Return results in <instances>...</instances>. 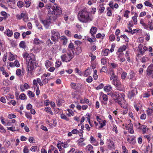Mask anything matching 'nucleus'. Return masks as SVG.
I'll return each mask as SVG.
<instances>
[{
    "instance_id": "52",
    "label": "nucleus",
    "mask_w": 153,
    "mask_h": 153,
    "mask_svg": "<svg viewBox=\"0 0 153 153\" xmlns=\"http://www.w3.org/2000/svg\"><path fill=\"white\" fill-rule=\"evenodd\" d=\"M1 14L4 16L5 19H7V13L4 11H1Z\"/></svg>"
},
{
    "instance_id": "8",
    "label": "nucleus",
    "mask_w": 153,
    "mask_h": 153,
    "mask_svg": "<svg viewBox=\"0 0 153 153\" xmlns=\"http://www.w3.org/2000/svg\"><path fill=\"white\" fill-rule=\"evenodd\" d=\"M51 38H59V33L56 29L51 30Z\"/></svg>"
},
{
    "instance_id": "64",
    "label": "nucleus",
    "mask_w": 153,
    "mask_h": 153,
    "mask_svg": "<svg viewBox=\"0 0 153 153\" xmlns=\"http://www.w3.org/2000/svg\"><path fill=\"white\" fill-rule=\"evenodd\" d=\"M86 80L88 82L91 83L92 81V78L91 76H89L86 79Z\"/></svg>"
},
{
    "instance_id": "24",
    "label": "nucleus",
    "mask_w": 153,
    "mask_h": 153,
    "mask_svg": "<svg viewBox=\"0 0 153 153\" xmlns=\"http://www.w3.org/2000/svg\"><path fill=\"white\" fill-rule=\"evenodd\" d=\"M56 39H48L47 41V44L48 46H51L53 42L55 41Z\"/></svg>"
},
{
    "instance_id": "49",
    "label": "nucleus",
    "mask_w": 153,
    "mask_h": 153,
    "mask_svg": "<svg viewBox=\"0 0 153 153\" xmlns=\"http://www.w3.org/2000/svg\"><path fill=\"white\" fill-rule=\"evenodd\" d=\"M29 151L28 149V147L27 146H25L23 150V153H28Z\"/></svg>"
},
{
    "instance_id": "25",
    "label": "nucleus",
    "mask_w": 153,
    "mask_h": 153,
    "mask_svg": "<svg viewBox=\"0 0 153 153\" xmlns=\"http://www.w3.org/2000/svg\"><path fill=\"white\" fill-rule=\"evenodd\" d=\"M149 60V58L146 56L143 57L140 59L141 62L143 63L148 62Z\"/></svg>"
},
{
    "instance_id": "18",
    "label": "nucleus",
    "mask_w": 153,
    "mask_h": 153,
    "mask_svg": "<svg viewBox=\"0 0 153 153\" xmlns=\"http://www.w3.org/2000/svg\"><path fill=\"white\" fill-rule=\"evenodd\" d=\"M108 148L111 150L113 149H115V146L113 141L110 140L109 141Z\"/></svg>"
},
{
    "instance_id": "28",
    "label": "nucleus",
    "mask_w": 153,
    "mask_h": 153,
    "mask_svg": "<svg viewBox=\"0 0 153 153\" xmlns=\"http://www.w3.org/2000/svg\"><path fill=\"white\" fill-rule=\"evenodd\" d=\"M97 30V28L95 27H92L90 30V33L92 35H93L95 34Z\"/></svg>"
},
{
    "instance_id": "39",
    "label": "nucleus",
    "mask_w": 153,
    "mask_h": 153,
    "mask_svg": "<svg viewBox=\"0 0 153 153\" xmlns=\"http://www.w3.org/2000/svg\"><path fill=\"white\" fill-rule=\"evenodd\" d=\"M45 111L47 112L50 113L51 115L53 114V113L52 111L51 108L49 107L45 108Z\"/></svg>"
},
{
    "instance_id": "40",
    "label": "nucleus",
    "mask_w": 153,
    "mask_h": 153,
    "mask_svg": "<svg viewBox=\"0 0 153 153\" xmlns=\"http://www.w3.org/2000/svg\"><path fill=\"white\" fill-rule=\"evenodd\" d=\"M144 4L146 6L152 8H153V5L150 2L146 1L144 2Z\"/></svg>"
},
{
    "instance_id": "20",
    "label": "nucleus",
    "mask_w": 153,
    "mask_h": 153,
    "mask_svg": "<svg viewBox=\"0 0 153 153\" xmlns=\"http://www.w3.org/2000/svg\"><path fill=\"white\" fill-rule=\"evenodd\" d=\"M112 89V87L111 85H109L105 86L104 88V91L107 92L110 91Z\"/></svg>"
},
{
    "instance_id": "29",
    "label": "nucleus",
    "mask_w": 153,
    "mask_h": 153,
    "mask_svg": "<svg viewBox=\"0 0 153 153\" xmlns=\"http://www.w3.org/2000/svg\"><path fill=\"white\" fill-rule=\"evenodd\" d=\"M99 123L100 125V126L99 128V129L102 128L106 125V121L105 120L103 121L100 120V121H99Z\"/></svg>"
},
{
    "instance_id": "34",
    "label": "nucleus",
    "mask_w": 153,
    "mask_h": 153,
    "mask_svg": "<svg viewBox=\"0 0 153 153\" xmlns=\"http://www.w3.org/2000/svg\"><path fill=\"white\" fill-rule=\"evenodd\" d=\"M67 111L68 112V113H67L66 114L69 117H71V116H74V113L71 110L68 109H67Z\"/></svg>"
},
{
    "instance_id": "61",
    "label": "nucleus",
    "mask_w": 153,
    "mask_h": 153,
    "mask_svg": "<svg viewBox=\"0 0 153 153\" xmlns=\"http://www.w3.org/2000/svg\"><path fill=\"white\" fill-rule=\"evenodd\" d=\"M130 13V11L128 10H126L124 14V16L128 18V14Z\"/></svg>"
},
{
    "instance_id": "63",
    "label": "nucleus",
    "mask_w": 153,
    "mask_h": 153,
    "mask_svg": "<svg viewBox=\"0 0 153 153\" xmlns=\"http://www.w3.org/2000/svg\"><path fill=\"white\" fill-rule=\"evenodd\" d=\"M76 46H74V44L71 42L70 43L69 45H68V48H70V49H72V48H76Z\"/></svg>"
},
{
    "instance_id": "4",
    "label": "nucleus",
    "mask_w": 153,
    "mask_h": 153,
    "mask_svg": "<svg viewBox=\"0 0 153 153\" xmlns=\"http://www.w3.org/2000/svg\"><path fill=\"white\" fill-rule=\"evenodd\" d=\"M73 52L72 50L68 49L65 53L61 56L62 61L66 62H70L74 57Z\"/></svg>"
},
{
    "instance_id": "42",
    "label": "nucleus",
    "mask_w": 153,
    "mask_h": 153,
    "mask_svg": "<svg viewBox=\"0 0 153 153\" xmlns=\"http://www.w3.org/2000/svg\"><path fill=\"white\" fill-rule=\"evenodd\" d=\"M60 117L62 119L65 120L67 121H69V118H68L63 113L61 114Z\"/></svg>"
},
{
    "instance_id": "31",
    "label": "nucleus",
    "mask_w": 153,
    "mask_h": 153,
    "mask_svg": "<svg viewBox=\"0 0 153 153\" xmlns=\"http://www.w3.org/2000/svg\"><path fill=\"white\" fill-rule=\"evenodd\" d=\"M91 70L89 68H88L85 71L84 73V76H87L88 75H90L91 73Z\"/></svg>"
},
{
    "instance_id": "57",
    "label": "nucleus",
    "mask_w": 153,
    "mask_h": 153,
    "mask_svg": "<svg viewBox=\"0 0 153 153\" xmlns=\"http://www.w3.org/2000/svg\"><path fill=\"white\" fill-rule=\"evenodd\" d=\"M28 95L30 98L33 97L35 96L34 94L30 91H29L28 92Z\"/></svg>"
},
{
    "instance_id": "58",
    "label": "nucleus",
    "mask_w": 153,
    "mask_h": 153,
    "mask_svg": "<svg viewBox=\"0 0 153 153\" xmlns=\"http://www.w3.org/2000/svg\"><path fill=\"white\" fill-rule=\"evenodd\" d=\"M37 147L36 146H32L30 149V150L32 152H35L36 151Z\"/></svg>"
},
{
    "instance_id": "22",
    "label": "nucleus",
    "mask_w": 153,
    "mask_h": 153,
    "mask_svg": "<svg viewBox=\"0 0 153 153\" xmlns=\"http://www.w3.org/2000/svg\"><path fill=\"white\" fill-rule=\"evenodd\" d=\"M147 26L148 27V30H153V20H152L148 22Z\"/></svg>"
},
{
    "instance_id": "16",
    "label": "nucleus",
    "mask_w": 153,
    "mask_h": 153,
    "mask_svg": "<svg viewBox=\"0 0 153 153\" xmlns=\"http://www.w3.org/2000/svg\"><path fill=\"white\" fill-rule=\"evenodd\" d=\"M115 102L118 103L123 108L127 107V103L126 102H125L124 105H123L122 101L118 100V99L116 100Z\"/></svg>"
},
{
    "instance_id": "47",
    "label": "nucleus",
    "mask_w": 153,
    "mask_h": 153,
    "mask_svg": "<svg viewBox=\"0 0 153 153\" xmlns=\"http://www.w3.org/2000/svg\"><path fill=\"white\" fill-rule=\"evenodd\" d=\"M112 130L113 131L115 132V133L116 134L118 133V130L117 126L115 125H114L113 126Z\"/></svg>"
},
{
    "instance_id": "56",
    "label": "nucleus",
    "mask_w": 153,
    "mask_h": 153,
    "mask_svg": "<svg viewBox=\"0 0 153 153\" xmlns=\"http://www.w3.org/2000/svg\"><path fill=\"white\" fill-rule=\"evenodd\" d=\"M147 129V126L145 125L142 126V131L143 133L144 134L146 133Z\"/></svg>"
},
{
    "instance_id": "12",
    "label": "nucleus",
    "mask_w": 153,
    "mask_h": 153,
    "mask_svg": "<svg viewBox=\"0 0 153 153\" xmlns=\"http://www.w3.org/2000/svg\"><path fill=\"white\" fill-rule=\"evenodd\" d=\"M89 141L91 144L95 146H97L99 144L98 142L92 136L90 137Z\"/></svg>"
},
{
    "instance_id": "3",
    "label": "nucleus",
    "mask_w": 153,
    "mask_h": 153,
    "mask_svg": "<svg viewBox=\"0 0 153 153\" xmlns=\"http://www.w3.org/2000/svg\"><path fill=\"white\" fill-rule=\"evenodd\" d=\"M55 6H48L47 9L48 10L49 13L51 14L58 16L62 13V10L60 7L57 4H55Z\"/></svg>"
},
{
    "instance_id": "26",
    "label": "nucleus",
    "mask_w": 153,
    "mask_h": 153,
    "mask_svg": "<svg viewBox=\"0 0 153 153\" xmlns=\"http://www.w3.org/2000/svg\"><path fill=\"white\" fill-rule=\"evenodd\" d=\"M70 85L72 88L74 89H77L79 88V84L78 83L71 82Z\"/></svg>"
},
{
    "instance_id": "46",
    "label": "nucleus",
    "mask_w": 153,
    "mask_h": 153,
    "mask_svg": "<svg viewBox=\"0 0 153 153\" xmlns=\"http://www.w3.org/2000/svg\"><path fill=\"white\" fill-rule=\"evenodd\" d=\"M105 36V35L104 33L101 34V33H99L96 35V37L97 38H103Z\"/></svg>"
},
{
    "instance_id": "14",
    "label": "nucleus",
    "mask_w": 153,
    "mask_h": 153,
    "mask_svg": "<svg viewBox=\"0 0 153 153\" xmlns=\"http://www.w3.org/2000/svg\"><path fill=\"white\" fill-rule=\"evenodd\" d=\"M111 97L114 99H115L116 100L118 99V97H120L119 92H111L110 94Z\"/></svg>"
},
{
    "instance_id": "10",
    "label": "nucleus",
    "mask_w": 153,
    "mask_h": 153,
    "mask_svg": "<svg viewBox=\"0 0 153 153\" xmlns=\"http://www.w3.org/2000/svg\"><path fill=\"white\" fill-rule=\"evenodd\" d=\"M147 74L148 76H151L153 78V64L150 65L147 70Z\"/></svg>"
},
{
    "instance_id": "27",
    "label": "nucleus",
    "mask_w": 153,
    "mask_h": 153,
    "mask_svg": "<svg viewBox=\"0 0 153 153\" xmlns=\"http://www.w3.org/2000/svg\"><path fill=\"white\" fill-rule=\"evenodd\" d=\"M5 33L9 37H11L13 35V32L12 30L9 29H7L5 32Z\"/></svg>"
},
{
    "instance_id": "62",
    "label": "nucleus",
    "mask_w": 153,
    "mask_h": 153,
    "mask_svg": "<svg viewBox=\"0 0 153 153\" xmlns=\"http://www.w3.org/2000/svg\"><path fill=\"white\" fill-rule=\"evenodd\" d=\"M100 12V13H102L105 10V7L103 6H100V8H99Z\"/></svg>"
},
{
    "instance_id": "45",
    "label": "nucleus",
    "mask_w": 153,
    "mask_h": 153,
    "mask_svg": "<svg viewBox=\"0 0 153 153\" xmlns=\"http://www.w3.org/2000/svg\"><path fill=\"white\" fill-rule=\"evenodd\" d=\"M28 141L30 143H35V140L33 137H29Z\"/></svg>"
},
{
    "instance_id": "30",
    "label": "nucleus",
    "mask_w": 153,
    "mask_h": 153,
    "mask_svg": "<svg viewBox=\"0 0 153 153\" xmlns=\"http://www.w3.org/2000/svg\"><path fill=\"white\" fill-rule=\"evenodd\" d=\"M143 47V45L141 44H139L138 45V51L142 55H143L144 53V51L142 50Z\"/></svg>"
},
{
    "instance_id": "59",
    "label": "nucleus",
    "mask_w": 153,
    "mask_h": 153,
    "mask_svg": "<svg viewBox=\"0 0 153 153\" xmlns=\"http://www.w3.org/2000/svg\"><path fill=\"white\" fill-rule=\"evenodd\" d=\"M10 44L11 45L12 47H15L16 45V42L13 39L10 40Z\"/></svg>"
},
{
    "instance_id": "32",
    "label": "nucleus",
    "mask_w": 153,
    "mask_h": 153,
    "mask_svg": "<svg viewBox=\"0 0 153 153\" xmlns=\"http://www.w3.org/2000/svg\"><path fill=\"white\" fill-rule=\"evenodd\" d=\"M109 51V50L108 49L106 48L102 51V54L104 56H106L108 55Z\"/></svg>"
},
{
    "instance_id": "35",
    "label": "nucleus",
    "mask_w": 153,
    "mask_h": 153,
    "mask_svg": "<svg viewBox=\"0 0 153 153\" xmlns=\"http://www.w3.org/2000/svg\"><path fill=\"white\" fill-rule=\"evenodd\" d=\"M140 24H141L144 27V28L145 29L148 30V27L147 25L144 22L143 20L141 19L140 20Z\"/></svg>"
},
{
    "instance_id": "53",
    "label": "nucleus",
    "mask_w": 153,
    "mask_h": 153,
    "mask_svg": "<svg viewBox=\"0 0 153 153\" xmlns=\"http://www.w3.org/2000/svg\"><path fill=\"white\" fill-rule=\"evenodd\" d=\"M21 70L20 69H18L16 71V74L17 76H20L21 75Z\"/></svg>"
},
{
    "instance_id": "51",
    "label": "nucleus",
    "mask_w": 153,
    "mask_h": 153,
    "mask_svg": "<svg viewBox=\"0 0 153 153\" xmlns=\"http://www.w3.org/2000/svg\"><path fill=\"white\" fill-rule=\"evenodd\" d=\"M26 96L24 94H22L19 95V98L22 100H24L26 99Z\"/></svg>"
},
{
    "instance_id": "9",
    "label": "nucleus",
    "mask_w": 153,
    "mask_h": 153,
    "mask_svg": "<svg viewBox=\"0 0 153 153\" xmlns=\"http://www.w3.org/2000/svg\"><path fill=\"white\" fill-rule=\"evenodd\" d=\"M38 83L39 84V85L41 86L43 85V83H42L41 79L39 78H37L36 79H34L33 80V85L35 86L36 87H39L38 85Z\"/></svg>"
},
{
    "instance_id": "38",
    "label": "nucleus",
    "mask_w": 153,
    "mask_h": 153,
    "mask_svg": "<svg viewBox=\"0 0 153 153\" xmlns=\"http://www.w3.org/2000/svg\"><path fill=\"white\" fill-rule=\"evenodd\" d=\"M127 74L126 72L123 71L121 75V78L122 80H124L127 76Z\"/></svg>"
},
{
    "instance_id": "11",
    "label": "nucleus",
    "mask_w": 153,
    "mask_h": 153,
    "mask_svg": "<svg viewBox=\"0 0 153 153\" xmlns=\"http://www.w3.org/2000/svg\"><path fill=\"white\" fill-rule=\"evenodd\" d=\"M126 130H128L129 133L131 134L134 133V131L133 129V125L131 123H129L126 126Z\"/></svg>"
},
{
    "instance_id": "50",
    "label": "nucleus",
    "mask_w": 153,
    "mask_h": 153,
    "mask_svg": "<svg viewBox=\"0 0 153 153\" xmlns=\"http://www.w3.org/2000/svg\"><path fill=\"white\" fill-rule=\"evenodd\" d=\"M17 5L19 7H22L23 6V2L21 1H19L17 3Z\"/></svg>"
},
{
    "instance_id": "60",
    "label": "nucleus",
    "mask_w": 153,
    "mask_h": 153,
    "mask_svg": "<svg viewBox=\"0 0 153 153\" xmlns=\"http://www.w3.org/2000/svg\"><path fill=\"white\" fill-rule=\"evenodd\" d=\"M72 97L74 98H76L77 99H78L79 98V97L77 95L76 92H73L72 94Z\"/></svg>"
},
{
    "instance_id": "55",
    "label": "nucleus",
    "mask_w": 153,
    "mask_h": 153,
    "mask_svg": "<svg viewBox=\"0 0 153 153\" xmlns=\"http://www.w3.org/2000/svg\"><path fill=\"white\" fill-rule=\"evenodd\" d=\"M49 80L48 78H45L44 79H43L42 80V82L43 83V85L44 84H46L48 82V81Z\"/></svg>"
},
{
    "instance_id": "7",
    "label": "nucleus",
    "mask_w": 153,
    "mask_h": 153,
    "mask_svg": "<svg viewBox=\"0 0 153 153\" xmlns=\"http://www.w3.org/2000/svg\"><path fill=\"white\" fill-rule=\"evenodd\" d=\"M137 93V90L136 88H131V90L129 91L128 96L129 99H131L134 97Z\"/></svg>"
},
{
    "instance_id": "1",
    "label": "nucleus",
    "mask_w": 153,
    "mask_h": 153,
    "mask_svg": "<svg viewBox=\"0 0 153 153\" xmlns=\"http://www.w3.org/2000/svg\"><path fill=\"white\" fill-rule=\"evenodd\" d=\"M22 56L25 59L27 63L28 74L32 75L33 74V71L36 67L35 56L32 53L28 54L24 52L22 53Z\"/></svg>"
},
{
    "instance_id": "33",
    "label": "nucleus",
    "mask_w": 153,
    "mask_h": 153,
    "mask_svg": "<svg viewBox=\"0 0 153 153\" xmlns=\"http://www.w3.org/2000/svg\"><path fill=\"white\" fill-rule=\"evenodd\" d=\"M16 56L13 55L10 52H9V61H13L14 60Z\"/></svg>"
},
{
    "instance_id": "54",
    "label": "nucleus",
    "mask_w": 153,
    "mask_h": 153,
    "mask_svg": "<svg viewBox=\"0 0 153 153\" xmlns=\"http://www.w3.org/2000/svg\"><path fill=\"white\" fill-rule=\"evenodd\" d=\"M85 140V139L83 138H80L78 141L77 143L79 145H81V143H82Z\"/></svg>"
},
{
    "instance_id": "41",
    "label": "nucleus",
    "mask_w": 153,
    "mask_h": 153,
    "mask_svg": "<svg viewBox=\"0 0 153 153\" xmlns=\"http://www.w3.org/2000/svg\"><path fill=\"white\" fill-rule=\"evenodd\" d=\"M116 54L118 55L117 58V59L123 57L124 53L123 52H118V51L116 53Z\"/></svg>"
},
{
    "instance_id": "36",
    "label": "nucleus",
    "mask_w": 153,
    "mask_h": 153,
    "mask_svg": "<svg viewBox=\"0 0 153 153\" xmlns=\"http://www.w3.org/2000/svg\"><path fill=\"white\" fill-rule=\"evenodd\" d=\"M1 90L3 94H6L9 91V89L7 87H4L2 88Z\"/></svg>"
},
{
    "instance_id": "44",
    "label": "nucleus",
    "mask_w": 153,
    "mask_h": 153,
    "mask_svg": "<svg viewBox=\"0 0 153 153\" xmlns=\"http://www.w3.org/2000/svg\"><path fill=\"white\" fill-rule=\"evenodd\" d=\"M51 65L52 62L49 60L46 61L45 63V65L47 68L50 67Z\"/></svg>"
},
{
    "instance_id": "19",
    "label": "nucleus",
    "mask_w": 153,
    "mask_h": 153,
    "mask_svg": "<svg viewBox=\"0 0 153 153\" xmlns=\"http://www.w3.org/2000/svg\"><path fill=\"white\" fill-rule=\"evenodd\" d=\"M135 138L134 136L131 137L130 138H127V141L130 143L134 144L136 143Z\"/></svg>"
},
{
    "instance_id": "37",
    "label": "nucleus",
    "mask_w": 153,
    "mask_h": 153,
    "mask_svg": "<svg viewBox=\"0 0 153 153\" xmlns=\"http://www.w3.org/2000/svg\"><path fill=\"white\" fill-rule=\"evenodd\" d=\"M126 46L125 45H123L119 48L117 51L118 52H123V51H125L126 50Z\"/></svg>"
},
{
    "instance_id": "2",
    "label": "nucleus",
    "mask_w": 153,
    "mask_h": 153,
    "mask_svg": "<svg viewBox=\"0 0 153 153\" xmlns=\"http://www.w3.org/2000/svg\"><path fill=\"white\" fill-rule=\"evenodd\" d=\"M90 13L87 11L86 8L81 10L78 14V19L79 20L83 23L90 22L93 20V18L90 15Z\"/></svg>"
},
{
    "instance_id": "43",
    "label": "nucleus",
    "mask_w": 153,
    "mask_h": 153,
    "mask_svg": "<svg viewBox=\"0 0 153 153\" xmlns=\"http://www.w3.org/2000/svg\"><path fill=\"white\" fill-rule=\"evenodd\" d=\"M93 146L91 144H89L87 145L86 147V149L87 151H92V150L93 149Z\"/></svg>"
},
{
    "instance_id": "23",
    "label": "nucleus",
    "mask_w": 153,
    "mask_h": 153,
    "mask_svg": "<svg viewBox=\"0 0 153 153\" xmlns=\"http://www.w3.org/2000/svg\"><path fill=\"white\" fill-rule=\"evenodd\" d=\"M74 50L75 51V53L77 55H79L82 52V50L80 47L78 46H76V48H74Z\"/></svg>"
},
{
    "instance_id": "5",
    "label": "nucleus",
    "mask_w": 153,
    "mask_h": 153,
    "mask_svg": "<svg viewBox=\"0 0 153 153\" xmlns=\"http://www.w3.org/2000/svg\"><path fill=\"white\" fill-rule=\"evenodd\" d=\"M111 83L114 85L117 89L119 91H122V83L118 76L112 79Z\"/></svg>"
},
{
    "instance_id": "21",
    "label": "nucleus",
    "mask_w": 153,
    "mask_h": 153,
    "mask_svg": "<svg viewBox=\"0 0 153 153\" xmlns=\"http://www.w3.org/2000/svg\"><path fill=\"white\" fill-rule=\"evenodd\" d=\"M109 74L110 75L109 77L111 80L117 76L115 74L113 70H111L110 71Z\"/></svg>"
},
{
    "instance_id": "48",
    "label": "nucleus",
    "mask_w": 153,
    "mask_h": 153,
    "mask_svg": "<svg viewBox=\"0 0 153 153\" xmlns=\"http://www.w3.org/2000/svg\"><path fill=\"white\" fill-rule=\"evenodd\" d=\"M101 62L102 65H105L107 63V59L106 58H102L101 59Z\"/></svg>"
},
{
    "instance_id": "15",
    "label": "nucleus",
    "mask_w": 153,
    "mask_h": 153,
    "mask_svg": "<svg viewBox=\"0 0 153 153\" xmlns=\"http://www.w3.org/2000/svg\"><path fill=\"white\" fill-rule=\"evenodd\" d=\"M42 23L44 24V26L47 28L49 26L51 23V19L50 18L42 21Z\"/></svg>"
},
{
    "instance_id": "13",
    "label": "nucleus",
    "mask_w": 153,
    "mask_h": 153,
    "mask_svg": "<svg viewBox=\"0 0 153 153\" xmlns=\"http://www.w3.org/2000/svg\"><path fill=\"white\" fill-rule=\"evenodd\" d=\"M128 78L130 79L135 80L136 78L135 77L136 75V73L132 71H130L129 74Z\"/></svg>"
},
{
    "instance_id": "6",
    "label": "nucleus",
    "mask_w": 153,
    "mask_h": 153,
    "mask_svg": "<svg viewBox=\"0 0 153 153\" xmlns=\"http://www.w3.org/2000/svg\"><path fill=\"white\" fill-rule=\"evenodd\" d=\"M100 99L102 105L103 106H106L108 100V96L107 95L104 94L102 92H100Z\"/></svg>"
},
{
    "instance_id": "17",
    "label": "nucleus",
    "mask_w": 153,
    "mask_h": 153,
    "mask_svg": "<svg viewBox=\"0 0 153 153\" xmlns=\"http://www.w3.org/2000/svg\"><path fill=\"white\" fill-rule=\"evenodd\" d=\"M153 108H148L146 111L147 112V114L149 119H151L152 114L153 112Z\"/></svg>"
}]
</instances>
